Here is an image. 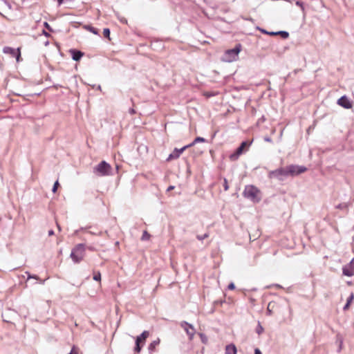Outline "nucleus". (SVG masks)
Wrapping results in <instances>:
<instances>
[{
    "instance_id": "4",
    "label": "nucleus",
    "mask_w": 354,
    "mask_h": 354,
    "mask_svg": "<svg viewBox=\"0 0 354 354\" xmlns=\"http://www.w3.org/2000/svg\"><path fill=\"white\" fill-rule=\"evenodd\" d=\"M94 173L100 176H109L111 173V167L106 161H101L96 167H94Z\"/></svg>"
},
{
    "instance_id": "22",
    "label": "nucleus",
    "mask_w": 354,
    "mask_h": 354,
    "mask_svg": "<svg viewBox=\"0 0 354 354\" xmlns=\"http://www.w3.org/2000/svg\"><path fill=\"white\" fill-rule=\"evenodd\" d=\"M198 335L201 338V342L203 344H206L208 342L207 337L204 333H198Z\"/></svg>"
},
{
    "instance_id": "10",
    "label": "nucleus",
    "mask_w": 354,
    "mask_h": 354,
    "mask_svg": "<svg viewBox=\"0 0 354 354\" xmlns=\"http://www.w3.org/2000/svg\"><path fill=\"white\" fill-rule=\"evenodd\" d=\"M3 53L10 55L12 57H15L17 62H19L21 57V52L19 48H13L10 46H5L3 48Z\"/></svg>"
},
{
    "instance_id": "48",
    "label": "nucleus",
    "mask_w": 354,
    "mask_h": 354,
    "mask_svg": "<svg viewBox=\"0 0 354 354\" xmlns=\"http://www.w3.org/2000/svg\"><path fill=\"white\" fill-rule=\"evenodd\" d=\"M342 341L341 340L340 341V344H339V350H340L342 348Z\"/></svg>"
},
{
    "instance_id": "33",
    "label": "nucleus",
    "mask_w": 354,
    "mask_h": 354,
    "mask_svg": "<svg viewBox=\"0 0 354 354\" xmlns=\"http://www.w3.org/2000/svg\"><path fill=\"white\" fill-rule=\"evenodd\" d=\"M118 19L120 20V21L121 23H122L124 24H127V19L125 17L118 15Z\"/></svg>"
},
{
    "instance_id": "45",
    "label": "nucleus",
    "mask_w": 354,
    "mask_h": 354,
    "mask_svg": "<svg viewBox=\"0 0 354 354\" xmlns=\"http://www.w3.org/2000/svg\"><path fill=\"white\" fill-rule=\"evenodd\" d=\"M88 233H90L91 234H97L96 232L92 231H89Z\"/></svg>"
},
{
    "instance_id": "24",
    "label": "nucleus",
    "mask_w": 354,
    "mask_h": 354,
    "mask_svg": "<svg viewBox=\"0 0 354 354\" xmlns=\"http://www.w3.org/2000/svg\"><path fill=\"white\" fill-rule=\"evenodd\" d=\"M149 238H150V234L147 231H144L142 236L141 237V240L147 241V240H149Z\"/></svg>"
},
{
    "instance_id": "17",
    "label": "nucleus",
    "mask_w": 354,
    "mask_h": 354,
    "mask_svg": "<svg viewBox=\"0 0 354 354\" xmlns=\"http://www.w3.org/2000/svg\"><path fill=\"white\" fill-rule=\"evenodd\" d=\"M205 142V139L202 137H196L192 143L187 145L189 147H192L195 145L198 142Z\"/></svg>"
},
{
    "instance_id": "28",
    "label": "nucleus",
    "mask_w": 354,
    "mask_h": 354,
    "mask_svg": "<svg viewBox=\"0 0 354 354\" xmlns=\"http://www.w3.org/2000/svg\"><path fill=\"white\" fill-rule=\"evenodd\" d=\"M348 207V204L347 203H339L337 205L335 206V208L337 209H346Z\"/></svg>"
},
{
    "instance_id": "30",
    "label": "nucleus",
    "mask_w": 354,
    "mask_h": 354,
    "mask_svg": "<svg viewBox=\"0 0 354 354\" xmlns=\"http://www.w3.org/2000/svg\"><path fill=\"white\" fill-rule=\"evenodd\" d=\"M59 185V184L58 180H56V181L55 182L54 185H53V188H52V192H53V193H55V192H57Z\"/></svg>"
},
{
    "instance_id": "18",
    "label": "nucleus",
    "mask_w": 354,
    "mask_h": 354,
    "mask_svg": "<svg viewBox=\"0 0 354 354\" xmlns=\"http://www.w3.org/2000/svg\"><path fill=\"white\" fill-rule=\"evenodd\" d=\"M160 343V340L158 339H156V340H153L149 345V347H148V349L149 351H153L155 348Z\"/></svg>"
},
{
    "instance_id": "39",
    "label": "nucleus",
    "mask_w": 354,
    "mask_h": 354,
    "mask_svg": "<svg viewBox=\"0 0 354 354\" xmlns=\"http://www.w3.org/2000/svg\"><path fill=\"white\" fill-rule=\"evenodd\" d=\"M254 354H262V353L258 348H257L254 349Z\"/></svg>"
},
{
    "instance_id": "5",
    "label": "nucleus",
    "mask_w": 354,
    "mask_h": 354,
    "mask_svg": "<svg viewBox=\"0 0 354 354\" xmlns=\"http://www.w3.org/2000/svg\"><path fill=\"white\" fill-rule=\"evenodd\" d=\"M252 142L249 141H243L241 143V145L237 147L234 153L230 154V159L232 161H235L239 159V156L243 154L245 151L248 150L249 147L251 145Z\"/></svg>"
},
{
    "instance_id": "21",
    "label": "nucleus",
    "mask_w": 354,
    "mask_h": 354,
    "mask_svg": "<svg viewBox=\"0 0 354 354\" xmlns=\"http://www.w3.org/2000/svg\"><path fill=\"white\" fill-rule=\"evenodd\" d=\"M258 30H259L262 33L268 35H277L276 32H269L265 29L261 28L259 27L257 28Z\"/></svg>"
},
{
    "instance_id": "1",
    "label": "nucleus",
    "mask_w": 354,
    "mask_h": 354,
    "mask_svg": "<svg viewBox=\"0 0 354 354\" xmlns=\"http://www.w3.org/2000/svg\"><path fill=\"white\" fill-rule=\"evenodd\" d=\"M85 245L83 243H79L72 249L70 257L75 263H79L83 260L85 256Z\"/></svg>"
},
{
    "instance_id": "27",
    "label": "nucleus",
    "mask_w": 354,
    "mask_h": 354,
    "mask_svg": "<svg viewBox=\"0 0 354 354\" xmlns=\"http://www.w3.org/2000/svg\"><path fill=\"white\" fill-rule=\"evenodd\" d=\"M209 233H205V234H203V235H197V236H196V239H197L198 240H199V241H203V240H204L205 239L208 238V237H209Z\"/></svg>"
},
{
    "instance_id": "14",
    "label": "nucleus",
    "mask_w": 354,
    "mask_h": 354,
    "mask_svg": "<svg viewBox=\"0 0 354 354\" xmlns=\"http://www.w3.org/2000/svg\"><path fill=\"white\" fill-rule=\"evenodd\" d=\"M236 347L234 344H230L226 346L225 351V354H236Z\"/></svg>"
},
{
    "instance_id": "37",
    "label": "nucleus",
    "mask_w": 354,
    "mask_h": 354,
    "mask_svg": "<svg viewBox=\"0 0 354 354\" xmlns=\"http://www.w3.org/2000/svg\"><path fill=\"white\" fill-rule=\"evenodd\" d=\"M264 140L268 142H272V140L270 137H265Z\"/></svg>"
},
{
    "instance_id": "13",
    "label": "nucleus",
    "mask_w": 354,
    "mask_h": 354,
    "mask_svg": "<svg viewBox=\"0 0 354 354\" xmlns=\"http://www.w3.org/2000/svg\"><path fill=\"white\" fill-rule=\"evenodd\" d=\"M69 52L71 53L72 59L76 62L80 60V59L84 55V53L82 51L76 49H71Z\"/></svg>"
},
{
    "instance_id": "6",
    "label": "nucleus",
    "mask_w": 354,
    "mask_h": 354,
    "mask_svg": "<svg viewBox=\"0 0 354 354\" xmlns=\"http://www.w3.org/2000/svg\"><path fill=\"white\" fill-rule=\"evenodd\" d=\"M288 177L286 167L279 168L275 170L270 171L268 173L269 178H276L279 181H283Z\"/></svg>"
},
{
    "instance_id": "50",
    "label": "nucleus",
    "mask_w": 354,
    "mask_h": 354,
    "mask_svg": "<svg viewBox=\"0 0 354 354\" xmlns=\"http://www.w3.org/2000/svg\"><path fill=\"white\" fill-rule=\"evenodd\" d=\"M97 89L100 90V89H101V86H100V85H99V86H97Z\"/></svg>"
},
{
    "instance_id": "38",
    "label": "nucleus",
    "mask_w": 354,
    "mask_h": 354,
    "mask_svg": "<svg viewBox=\"0 0 354 354\" xmlns=\"http://www.w3.org/2000/svg\"><path fill=\"white\" fill-rule=\"evenodd\" d=\"M129 113L130 114L133 115V114H135V113H136V111H135V109H134L131 108V109H129Z\"/></svg>"
},
{
    "instance_id": "51",
    "label": "nucleus",
    "mask_w": 354,
    "mask_h": 354,
    "mask_svg": "<svg viewBox=\"0 0 354 354\" xmlns=\"http://www.w3.org/2000/svg\"><path fill=\"white\" fill-rule=\"evenodd\" d=\"M250 301H251V302H254V299H250Z\"/></svg>"
},
{
    "instance_id": "19",
    "label": "nucleus",
    "mask_w": 354,
    "mask_h": 354,
    "mask_svg": "<svg viewBox=\"0 0 354 354\" xmlns=\"http://www.w3.org/2000/svg\"><path fill=\"white\" fill-rule=\"evenodd\" d=\"M353 298H354V295L353 293H351V295L348 297L346 303L343 308V309L344 310H347L349 308V306H350L351 303L352 302Z\"/></svg>"
},
{
    "instance_id": "31",
    "label": "nucleus",
    "mask_w": 354,
    "mask_h": 354,
    "mask_svg": "<svg viewBox=\"0 0 354 354\" xmlns=\"http://www.w3.org/2000/svg\"><path fill=\"white\" fill-rule=\"evenodd\" d=\"M223 187L225 191H227L229 189L228 182L225 178L223 180Z\"/></svg>"
},
{
    "instance_id": "12",
    "label": "nucleus",
    "mask_w": 354,
    "mask_h": 354,
    "mask_svg": "<svg viewBox=\"0 0 354 354\" xmlns=\"http://www.w3.org/2000/svg\"><path fill=\"white\" fill-rule=\"evenodd\" d=\"M337 104L344 107V109H351L352 107V103L350 100L346 96L343 95L337 100Z\"/></svg>"
},
{
    "instance_id": "16",
    "label": "nucleus",
    "mask_w": 354,
    "mask_h": 354,
    "mask_svg": "<svg viewBox=\"0 0 354 354\" xmlns=\"http://www.w3.org/2000/svg\"><path fill=\"white\" fill-rule=\"evenodd\" d=\"M275 306H276L275 301H272L269 302L268 307H267V315H271L272 314V311H273Z\"/></svg>"
},
{
    "instance_id": "26",
    "label": "nucleus",
    "mask_w": 354,
    "mask_h": 354,
    "mask_svg": "<svg viewBox=\"0 0 354 354\" xmlns=\"http://www.w3.org/2000/svg\"><path fill=\"white\" fill-rule=\"evenodd\" d=\"M110 32H110L109 28H104L103 30V35H104V37H106V38H108L109 39H110Z\"/></svg>"
},
{
    "instance_id": "32",
    "label": "nucleus",
    "mask_w": 354,
    "mask_h": 354,
    "mask_svg": "<svg viewBox=\"0 0 354 354\" xmlns=\"http://www.w3.org/2000/svg\"><path fill=\"white\" fill-rule=\"evenodd\" d=\"M295 4H296L297 6H299V7L301 8V10H302L303 12H304V10H305V9H304V3H303V2L300 1H296V3H295Z\"/></svg>"
},
{
    "instance_id": "46",
    "label": "nucleus",
    "mask_w": 354,
    "mask_h": 354,
    "mask_svg": "<svg viewBox=\"0 0 354 354\" xmlns=\"http://www.w3.org/2000/svg\"><path fill=\"white\" fill-rule=\"evenodd\" d=\"M57 227L58 228V230L60 231L61 230V227L60 225L57 223Z\"/></svg>"
},
{
    "instance_id": "3",
    "label": "nucleus",
    "mask_w": 354,
    "mask_h": 354,
    "mask_svg": "<svg viewBox=\"0 0 354 354\" xmlns=\"http://www.w3.org/2000/svg\"><path fill=\"white\" fill-rule=\"evenodd\" d=\"M241 50V45L240 44H236L235 47L232 49L227 50L223 56V61L226 62H232L233 61H235L238 57L239 53H240Z\"/></svg>"
},
{
    "instance_id": "40",
    "label": "nucleus",
    "mask_w": 354,
    "mask_h": 354,
    "mask_svg": "<svg viewBox=\"0 0 354 354\" xmlns=\"http://www.w3.org/2000/svg\"><path fill=\"white\" fill-rule=\"evenodd\" d=\"M174 189V186L173 185H170L168 187V188L167 189V192H170L171 190H173Z\"/></svg>"
},
{
    "instance_id": "9",
    "label": "nucleus",
    "mask_w": 354,
    "mask_h": 354,
    "mask_svg": "<svg viewBox=\"0 0 354 354\" xmlns=\"http://www.w3.org/2000/svg\"><path fill=\"white\" fill-rule=\"evenodd\" d=\"M149 333L148 331L147 330H145L143 331L140 335L137 336L136 339V346H135V348H134V351L137 353H140L141 349H142V346L140 345V342H145V339L148 337Z\"/></svg>"
},
{
    "instance_id": "36",
    "label": "nucleus",
    "mask_w": 354,
    "mask_h": 354,
    "mask_svg": "<svg viewBox=\"0 0 354 354\" xmlns=\"http://www.w3.org/2000/svg\"><path fill=\"white\" fill-rule=\"evenodd\" d=\"M44 27L46 28L48 30L53 31L51 27L47 22H44Z\"/></svg>"
},
{
    "instance_id": "7",
    "label": "nucleus",
    "mask_w": 354,
    "mask_h": 354,
    "mask_svg": "<svg viewBox=\"0 0 354 354\" xmlns=\"http://www.w3.org/2000/svg\"><path fill=\"white\" fill-rule=\"evenodd\" d=\"M288 176H295L305 172L307 168L304 166L290 165L286 167Z\"/></svg>"
},
{
    "instance_id": "11",
    "label": "nucleus",
    "mask_w": 354,
    "mask_h": 354,
    "mask_svg": "<svg viewBox=\"0 0 354 354\" xmlns=\"http://www.w3.org/2000/svg\"><path fill=\"white\" fill-rule=\"evenodd\" d=\"M187 148H189L188 145H185L180 149L175 148L173 152L169 155L167 160L169 161L173 159L178 158L180 156V154Z\"/></svg>"
},
{
    "instance_id": "23",
    "label": "nucleus",
    "mask_w": 354,
    "mask_h": 354,
    "mask_svg": "<svg viewBox=\"0 0 354 354\" xmlns=\"http://www.w3.org/2000/svg\"><path fill=\"white\" fill-rule=\"evenodd\" d=\"M85 28L95 35L98 34L97 30L91 26H86Z\"/></svg>"
},
{
    "instance_id": "44",
    "label": "nucleus",
    "mask_w": 354,
    "mask_h": 354,
    "mask_svg": "<svg viewBox=\"0 0 354 354\" xmlns=\"http://www.w3.org/2000/svg\"><path fill=\"white\" fill-rule=\"evenodd\" d=\"M156 44H161V42L160 41H156L153 43V45H156Z\"/></svg>"
},
{
    "instance_id": "43",
    "label": "nucleus",
    "mask_w": 354,
    "mask_h": 354,
    "mask_svg": "<svg viewBox=\"0 0 354 354\" xmlns=\"http://www.w3.org/2000/svg\"><path fill=\"white\" fill-rule=\"evenodd\" d=\"M59 5H61L63 3L64 0H57Z\"/></svg>"
},
{
    "instance_id": "8",
    "label": "nucleus",
    "mask_w": 354,
    "mask_h": 354,
    "mask_svg": "<svg viewBox=\"0 0 354 354\" xmlns=\"http://www.w3.org/2000/svg\"><path fill=\"white\" fill-rule=\"evenodd\" d=\"M180 326L181 328H183L184 329V330L188 335L189 339L190 341H192L194 339V335L196 333V330H195L194 326L192 324L188 323L186 321H182L180 323Z\"/></svg>"
},
{
    "instance_id": "47",
    "label": "nucleus",
    "mask_w": 354,
    "mask_h": 354,
    "mask_svg": "<svg viewBox=\"0 0 354 354\" xmlns=\"http://www.w3.org/2000/svg\"><path fill=\"white\" fill-rule=\"evenodd\" d=\"M274 286L277 287V288H281V286L280 285H279V284H274Z\"/></svg>"
},
{
    "instance_id": "35",
    "label": "nucleus",
    "mask_w": 354,
    "mask_h": 354,
    "mask_svg": "<svg viewBox=\"0 0 354 354\" xmlns=\"http://www.w3.org/2000/svg\"><path fill=\"white\" fill-rule=\"evenodd\" d=\"M227 288H228L229 290H234V289H235V285H234V283L233 282L230 283L228 285Z\"/></svg>"
},
{
    "instance_id": "20",
    "label": "nucleus",
    "mask_w": 354,
    "mask_h": 354,
    "mask_svg": "<svg viewBox=\"0 0 354 354\" xmlns=\"http://www.w3.org/2000/svg\"><path fill=\"white\" fill-rule=\"evenodd\" d=\"M276 33H277V35H280L283 39H286L289 36V33L287 31H284V30H280V31L276 32Z\"/></svg>"
},
{
    "instance_id": "41",
    "label": "nucleus",
    "mask_w": 354,
    "mask_h": 354,
    "mask_svg": "<svg viewBox=\"0 0 354 354\" xmlns=\"http://www.w3.org/2000/svg\"><path fill=\"white\" fill-rule=\"evenodd\" d=\"M48 236H53L54 234V231L53 230H50L48 232Z\"/></svg>"
},
{
    "instance_id": "52",
    "label": "nucleus",
    "mask_w": 354,
    "mask_h": 354,
    "mask_svg": "<svg viewBox=\"0 0 354 354\" xmlns=\"http://www.w3.org/2000/svg\"><path fill=\"white\" fill-rule=\"evenodd\" d=\"M354 261V259H352L351 261L350 262V263L351 264Z\"/></svg>"
},
{
    "instance_id": "25",
    "label": "nucleus",
    "mask_w": 354,
    "mask_h": 354,
    "mask_svg": "<svg viewBox=\"0 0 354 354\" xmlns=\"http://www.w3.org/2000/svg\"><path fill=\"white\" fill-rule=\"evenodd\" d=\"M93 278V280H95L96 281H101L100 272L99 271L97 272H95Z\"/></svg>"
},
{
    "instance_id": "34",
    "label": "nucleus",
    "mask_w": 354,
    "mask_h": 354,
    "mask_svg": "<svg viewBox=\"0 0 354 354\" xmlns=\"http://www.w3.org/2000/svg\"><path fill=\"white\" fill-rule=\"evenodd\" d=\"M263 330V327H262V326H261V325L259 323L258 326H257V333L259 335H260L261 333H262Z\"/></svg>"
},
{
    "instance_id": "2",
    "label": "nucleus",
    "mask_w": 354,
    "mask_h": 354,
    "mask_svg": "<svg viewBox=\"0 0 354 354\" xmlns=\"http://www.w3.org/2000/svg\"><path fill=\"white\" fill-rule=\"evenodd\" d=\"M259 190L254 185H246L245 187L243 194L245 198L250 199V201L258 203L261 198L258 196Z\"/></svg>"
},
{
    "instance_id": "49",
    "label": "nucleus",
    "mask_w": 354,
    "mask_h": 354,
    "mask_svg": "<svg viewBox=\"0 0 354 354\" xmlns=\"http://www.w3.org/2000/svg\"><path fill=\"white\" fill-rule=\"evenodd\" d=\"M44 282H45V280H42V281H40V283H42V284H44Z\"/></svg>"
},
{
    "instance_id": "15",
    "label": "nucleus",
    "mask_w": 354,
    "mask_h": 354,
    "mask_svg": "<svg viewBox=\"0 0 354 354\" xmlns=\"http://www.w3.org/2000/svg\"><path fill=\"white\" fill-rule=\"evenodd\" d=\"M342 272L344 275L348 277H352L353 275H354V271L353 270V269L347 266L343 267Z\"/></svg>"
},
{
    "instance_id": "29",
    "label": "nucleus",
    "mask_w": 354,
    "mask_h": 354,
    "mask_svg": "<svg viewBox=\"0 0 354 354\" xmlns=\"http://www.w3.org/2000/svg\"><path fill=\"white\" fill-rule=\"evenodd\" d=\"M26 274H27L28 279H39V277L37 275L31 274L29 272H26Z\"/></svg>"
},
{
    "instance_id": "42",
    "label": "nucleus",
    "mask_w": 354,
    "mask_h": 354,
    "mask_svg": "<svg viewBox=\"0 0 354 354\" xmlns=\"http://www.w3.org/2000/svg\"><path fill=\"white\" fill-rule=\"evenodd\" d=\"M43 34L46 36V37H49L50 36V34L48 32H47L46 31L44 30L43 31Z\"/></svg>"
}]
</instances>
